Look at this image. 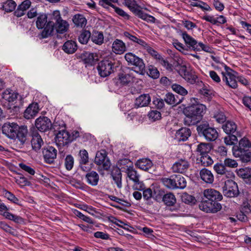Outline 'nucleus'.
Listing matches in <instances>:
<instances>
[{
	"label": "nucleus",
	"mask_w": 251,
	"mask_h": 251,
	"mask_svg": "<svg viewBox=\"0 0 251 251\" xmlns=\"http://www.w3.org/2000/svg\"><path fill=\"white\" fill-rule=\"evenodd\" d=\"M197 160L199 161V163L201 162V165L204 167L209 166L213 163V160L208 154L207 155L201 156L200 159H197Z\"/></svg>",
	"instance_id": "09e8293b"
},
{
	"label": "nucleus",
	"mask_w": 251,
	"mask_h": 251,
	"mask_svg": "<svg viewBox=\"0 0 251 251\" xmlns=\"http://www.w3.org/2000/svg\"><path fill=\"white\" fill-rule=\"evenodd\" d=\"M31 144L33 150L36 152L39 151L43 145L44 141L37 131L32 133Z\"/></svg>",
	"instance_id": "5701e85b"
},
{
	"label": "nucleus",
	"mask_w": 251,
	"mask_h": 251,
	"mask_svg": "<svg viewBox=\"0 0 251 251\" xmlns=\"http://www.w3.org/2000/svg\"><path fill=\"white\" fill-rule=\"evenodd\" d=\"M135 166L141 170L148 171L151 168L153 164L151 161L148 158L139 159L135 163Z\"/></svg>",
	"instance_id": "7c9ffc66"
},
{
	"label": "nucleus",
	"mask_w": 251,
	"mask_h": 251,
	"mask_svg": "<svg viewBox=\"0 0 251 251\" xmlns=\"http://www.w3.org/2000/svg\"><path fill=\"white\" fill-rule=\"evenodd\" d=\"M200 175L201 179L206 183L212 184L214 181V176L211 171L206 168L202 169Z\"/></svg>",
	"instance_id": "2f4dec72"
},
{
	"label": "nucleus",
	"mask_w": 251,
	"mask_h": 251,
	"mask_svg": "<svg viewBox=\"0 0 251 251\" xmlns=\"http://www.w3.org/2000/svg\"><path fill=\"white\" fill-rule=\"evenodd\" d=\"M140 8L135 7L132 10V12L138 18L144 20H146V17L147 16V14L144 12L142 10L139 9Z\"/></svg>",
	"instance_id": "0e129e2a"
},
{
	"label": "nucleus",
	"mask_w": 251,
	"mask_h": 251,
	"mask_svg": "<svg viewBox=\"0 0 251 251\" xmlns=\"http://www.w3.org/2000/svg\"><path fill=\"white\" fill-rule=\"evenodd\" d=\"M16 137L20 142V145H24L27 140L28 130L26 126H19L16 131Z\"/></svg>",
	"instance_id": "a878e982"
},
{
	"label": "nucleus",
	"mask_w": 251,
	"mask_h": 251,
	"mask_svg": "<svg viewBox=\"0 0 251 251\" xmlns=\"http://www.w3.org/2000/svg\"><path fill=\"white\" fill-rule=\"evenodd\" d=\"M62 127L63 128L60 130L56 133L55 137V143L58 147H61L67 146L71 143L70 138V133L66 130L65 124H63Z\"/></svg>",
	"instance_id": "2eb2a0df"
},
{
	"label": "nucleus",
	"mask_w": 251,
	"mask_h": 251,
	"mask_svg": "<svg viewBox=\"0 0 251 251\" xmlns=\"http://www.w3.org/2000/svg\"><path fill=\"white\" fill-rule=\"evenodd\" d=\"M222 128L227 135L224 137V142L226 145H231L237 143L238 132L237 125L232 121H227L222 126Z\"/></svg>",
	"instance_id": "0eeeda50"
},
{
	"label": "nucleus",
	"mask_w": 251,
	"mask_h": 251,
	"mask_svg": "<svg viewBox=\"0 0 251 251\" xmlns=\"http://www.w3.org/2000/svg\"><path fill=\"white\" fill-rule=\"evenodd\" d=\"M191 130L187 127H182L177 130L175 134V139L178 142L185 141L191 135Z\"/></svg>",
	"instance_id": "b1692460"
},
{
	"label": "nucleus",
	"mask_w": 251,
	"mask_h": 251,
	"mask_svg": "<svg viewBox=\"0 0 251 251\" xmlns=\"http://www.w3.org/2000/svg\"><path fill=\"white\" fill-rule=\"evenodd\" d=\"M172 88L174 91L181 96H186L188 94L187 90L179 84H174L172 85Z\"/></svg>",
	"instance_id": "3c124183"
},
{
	"label": "nucleus",
	"mask_w": 251,
	"mask_h": 251,
	"mask_svg": "<svg viewBox=\"0 0 251 251\" xmlns=\"http://www.w3.org/2000/svg\"><path fill=\"white\" fill-rule=\"evenodd\" d=\"M81 57L86 67L94 65L98 59L97 56H95L94 53L88 52L82 53Z\"/></svg>",
	"instance_id": "c85d7f7f"
},
{
	"label": "nucleus",
	"mask_w": 251,
	"mask_h": 251,
	"mask_svg": "<svg viewBox=\"0 0 251 251\" xmlns=\"http://www.w3.org/2000/svg\"><path fill=\"white\" fill-rule=\"evenodd\" d=\"M147 74L153 79H156L159 76V72L157 69L153 66L150 65L148 68Z\"/></svg>",
	"instance_id": "603ef678"
},
{
	"label": "nucleus",
	"mask_w": 251,
	"mask_h": 251,
	"mask_svg": "<svg viewBox=\"0 0 251 251\" xmlns=\"http://www.w3.org/2000/svg\"><path fill=\"white\" fill-rule=\"evenodd\" d=\"M31 2L30 0H25L18 6L17 9L14 12V15L17 17L23 16L31 6Z\"/></svg>",
	"instance_id": "cd10ccee"
},
{
	"label": "nucleus",
	"mask_w": 251,
	"mask_h": 251,
	"mask_svg": "<svg viewBox=\"0 0 251 251\" xmlns=\"http://www.w3.org/2000/svg\"><path fill=\"white\" fill-rule=\"evenodd\" d=\"M203 198H202L199 207L206 212L215 213L222 209L219 202L223 199V196L218 191L214 189H206L203 191Z\"/></svg>",
	"instance_id": "f257e3e1"
},
{
	"label": "nucleus",
	"mask_w": 251,
	"mask_h": 251,
	"mask_svg": "<svg viewBox=\"0 0 251 251\" xmlns=\"http://www.w3.org/2000/svg\"><path fill=\"white\" fill-rule=\"evenodd\" d=\"M4 196L6 198H7L8 200L12 201L14 203L20 205V200L10 192L5 190L4 192Z\"/></svg>",
	"instance_id": "13d9d810"
},
{
	"label": "nucleus",
	"mask_w": 251,
	"mask_h": 251,
	"mask_svg": "<svg viewBox=\"0 0 251 251\" xmlns=\"http://www.w3.org/2000/svg\"><path fill=\"white\" fill-rule=\"evenodd\" d=\"M233 145L232 150L233 156L238 158L242 162H248L251 160V142L246 137H243L237 145Z\"/></svg>",
	"instance_id": "7ed1b4c3"
},
{
	"label": "nucleus",
	"mask_w": 251,
	"mask_h": 251,
	"mask_svg": "<svg viewBox=\"0 0 251 251\" xmlns=\"http://www.w3.org/2000/svg\"><path fill=\"white\" fill-rule=\"evenodd\" d=\"M177 71L179 75L188 83L191 84H196L199 86H202L204 85L202 81L198 79L195 72L190 69H188L186 65H180L178 66Z\"/></svg>",
	"instance_id": "1a4fd4ad"
},
{
	"label": "nucleus",
	"mask_w": 251,
	"mask_h": 251,
	"mask_svg": "<svg viewBox=\"0 0 251 251\" xmlns=\"http://www.w3.org/2000/svg\"><path fill=\"white\" fill-rule=\"evenodd\" d=\"M73 22L77 27H85L87 24V20L83 15L77 14L74 16Z\"/></svg>",
	"instance_id": "58836bf2"
},
{
	"label": "nucleus",
	"mask_w": 251,
	"mask_h": 251,
	"mask_svg": "<svg viewBox=\"0 0 251 251\" xmlns=\"http://www.w3.org/2000/svg\"><path fill=\"white\" fill-rule=\"evenodd\" d=\"M182 201L187 204H194L196 201L194 197L184 193L181 196Z\"/></svg>",
	"instance_id": "4d7b16f0"
},
{
	"label": "nucleus",
	"mask_w": 251,
	"mask_h": 251,
	"mask_svg": "<svg viewBox=\"0 0 251 251\" xmlns=\"http://www.w3.org/2000/svg\"><path fill=\"white\" fill-rule=\"evenodd\" d=\"M39 105L37 102L30 103L24 113V116L26 119L33 118L39 112Z\"/></svg>",
	"instance_id": "4be33fe9"
},
{
	"label": "nucleus",
	"mask_w": 251,
	"mask_h": 251,
	"mask_svg": "<svg viewBox=\"0 0 251 251\" xmlns=\"http://www.w3.org/2000/svg\"><path fill=\"white\" fill-rule=\"evenodd\" d=\"M115 60L112 57H107L99 63L97 69L101 77H105L114 73L116 69Z\"/></svg>",
	"instance_id": "423d86ee"
},
{
	"label": "nucleus",
	"mask_w": 251,
	"mask_h": 251,
	"mask_svg": "<svg viewBox=\"0 0 251 251\" xmlns=\"http://www.w3.org/2000/svg\"><path fill=\"white\" fill-rule=\"evenodd\" d=\"M201 19L212 25L224 24L226 22V19L223 15L219 16L217 19H215L214 16L209 15L203 16Z\"/></svg>",
	"instance_id": "473e14b6"
},
{
	"label": "nucleus",
	"mask_w": 251,
	"mask_h": 251,
	"mask_svg": "<svg viewBox=\"0 0 251 251\" xmlns=\"http://www.w3.org/2000/svg\"><path fill=\"white\" fill-rule=\"evenodd\" d=\"M190 5L192 7H196L200 8L203 11H210L211 7L206 3L201 0H197L196 2H191Z\"/></svg>",
	"instance_id": "79ce46f5"
},
{
	"label": "nucleus",
	"mask_w": 251,
	"mask_h": 251,
	"mask_svg": "<svg viewBox=\"0 0 251 251\" xmlns=\"http://www.w3.org/2000/svg\"><path fill=\"white\" fill-rule=\"evenodd\" d=\"M94 162L97 165L101 166V169L105 171H108L111 166L110 161L104 150H101L97 152Z\"/></svg>",
	"instance_id": "4468645a"
},
{
	"label": "nucleus",
	"mask_w": 251,
	"mask_h": 251,
	"mask_svg": "<svg viewBox=\"0 0 251 251\" xmlns=\"http://www.w3.org/2000/svg\"><path fill=\"white\" fill-rule=\"evenodd\" d=\"M91 32L87 30H83L78 37V41L82 44H86L91 39Z\"/></svg>",
	"instance_id": "a18cd8bd"
},
{
	"label": "nucleus",
	"mask_w": 251,
	"mask_h": 251,
	"mask_svg": "<svg viewBox=\"0 0 251 251\" xmlns=\"http://www.w3.org/2000/svg\"><path fill=\"white\" fill-rule=\"evenodd\" d=\"M54 29H55L57 33H64L69 27L68 23L62 19L60 12L56 10L53 12V19Z\"/></svg>",
	"instance_id": "ddd939ff"
},
{
	"label": "nucleus",
	"mask_w": 251,
	"mask_h": 251,
	"mask_svg": "<svg viewBox=\"0 0 251 251\" xmlns=\"http://www.w3.org/2000/svg\"><path fill=\"white\" fill-rule=\"evenodd\" d=\"M112 49L115 53L122 54L126 50V47L122 40L116 39L112 44Z\"/></svg>",
	"instance_id": "393cba45"
},
{
	"label": "nucleus",
	"mask_w": 251,
	"mask_h": 251,
	"mask_svg": "<svg viewBox=\"0 0 251 251\" xmlns=\"http://www.w3.org/2000/svg\"><path fill=\"white\" fill-rule=\"evenodd\" d=\"M16 5L17 4L14 0H7L3 3L2 8L5 12H10L15 9Z\"/></svg>",
	"instance_id": "de8ad7c7"
},
{
	"label": "nucleus",
	"mask_w": 251,
	"mask_h": 251,
	"mask_svg": "<svg viewBox=\"0 0 251 251\" xmlns=\"http://www.w3.org/2000/svg\"><path fill=\"white\" fill-rule=\"evenodd\" d=\"M197 130L200 137L207 141H214L218 137V133L215 128L210 126L206 121H202L197 126Z\"/></svg>",
	"instance_id": "39448f33"
},
{
	"label": "nucleus",
	"mask_w": 251,
	"mask_h": 251,
	"mask_svg": "<svg viewBox=\"0 0 251 251\" xmlns=\"http://www.w3.org/2000/svg\"><path fill=\"white\" fill-rule=\"evenodd\" d=\"M151 101V98L149 94H143L136 99L134 105L135 107H142L148 105Z\"/></svg>",
	"instance_id": "bb28decb"
},
{
	"label": "nucleus",
	"mask_w": 251,
	"mask_h": 251,
	"mask_svg": "<svg viewBox=\"0 0 251 251\" xmlns=\"http://www.w3.org/2000/svg\"><path fill=\"white\" fill-rule=\"evenodd\" d=\"M19 128V126L15 123H6L2 127V132L8 138L16 139V131Z\"/></svg>",
	"instance_id": "a211bd4d"
},
{
	"label": "nucleus",
	"mask_w": 251,
	"mask_h": 251,
	"mask_svg": "<svg viewBox=\"0 0 251 251\" xmlns=\"http://www.w3.org/2000/svg\"><path fill=\"white\" fill-rule=\"evenodd\" d=\"M111 176L117 187L121 188L122 187V175L121 170L118 167L114 168L111 172Z\"/></svg>",
	"instance_id": "f704fd0d"
},
{
	"label": "nucleus",
	"mask_w": 251,
	"mask_h": 251,
	"mask_svg": "<svg viewBox=\"0 0 251 251\" xmlns=\"http://www.w3.org/2000/svg\"><path fill=\"white\" fill-rule=\"evenodd\" d=\"M134 78V76L132 72H123L119 73L118 77L115 78V83L118 86H126L133 82Z\"/></svg>",
	"instance_id": "f3484780"
},
{
	"label": "nucleus",
	"mask_w": 251,
	"mask_h": 251,
	"mask_svg": "<svg viewBox=\"0 0 251 251\" xmlns=\"http://www.w3.org/2000/svg\"><path fill=\"white\" fill-rule=\"evenodd\" d=\"M85 178L89 184L95 186L98 185L99 181V176L96 172L92 171L86 174Z\"/></svg>",
	"instance_id": "72a5a7b5"
},
{
	"label": "nucleus",
	"mask_w": 251,
	"mask_h": 251,
	"mask_svg": "<svg viewBox=\"0 0 251 251\" xmlns=\"http://www.w3.org/2000/svg\"><path fill=\"white\" fill-rule=\"evenodd\" d=\"M162 181L165 186L172 189H183L187 184L186 179L180 175H173L169 178H163Z\"/></svg>",
	"instance_id": "6e6552de"
},
{
	"label": "nucleus",
	"mask_w": 251,
	"mask_h": 251,
	"mask_svg": "<svg viewBox=\"0 0 251 251\" xmlns=\"http://www.w3.org/2000/svg\"><path fill=\"white\" fill-rule=\"evenodd\" d=\"M165 101L168 104H177L181 102L182 100H178L175 98V95L172 93H168L165 95Z\"/></svg>",
	"instance_id": "49530a36"
},
{
	"label": "nucleus",
	"mask_w": 251,
	"mask_h": 251,
	"mask_svg": "<svg viewBox=\"0 0 251 251\" xmlns=\"http://www.w3.org/2000/svg\"><path fill=\"white\" fill-rule=\"evenodd\" d=\"M214 170L219 175H223L226 174L228 171L224 163H217L214 166Z\"/></svg>",
	"instance_id": "8fccbe9b"
},
{
	"label": "nucleus",
	"mask_w": 251,
	"mask_h": 251,
	"mask_svg": "<svg viewBox=\"0 0 251 251\" xmlns=\"http://www.w3.org/2000/svg\"><path fill=\"white\" fill-rule=\"evenodd\" d=\"M223 193L225 196L229 198L237 197L240 193L237 184L231 179L225 182L223 186Z\"/></svg>",
	"instance_id": "f8f14e48"
},
{
	"label": "nucleus",
	"mask_w": 251,
	"mask_h": 251,
	"mask_svg": "<svg viewBox=\"0 0 251 251\" xmlns=\"http://www.w3.org/2000/svg\"><path fill=\"white\" fill-rule=\"evenodd\" d=\"M126 172L130 180L133 181V182L140 179V175L137 173V172L135 170L133 166H129L126 169Z\"/></svg>",
	"instance_id": "37998d69"
},
{
	"label": "nucleus",
	"mask_w": 251,
	"mask_h": 251,
	"mask_svg": "<svg viewBox=\"0 0 251 251\" xmlns=\"http://www.w3.org/2000/svg\"><path fill=\"white\" fill-rule=\"evenodd\" d=\"M109 199L110 200L114 201L120 204H122V205H124V206L129 207L131 206V204L130 202L123 200L121 199L118 198V197L114 196H109Z\"/></svg>",
	"instance_id": "e2e57ef3"
},
{
	"label": "nucleus",
	"mask_w": 251,
	"mask_h": 251,
	"mask_svg": "<svg viewBox=\"0 0 251 251\" xmlns=\"http://www.w3.org/2000/svg\"><path fill=\"white\" fill-rule=\"evenodd\" d=\"M162 201L168 206H172L176 202L175 196L172 193L165 194L162 198Z\"/></svg>",
	"instance_id": "a19ab883"
},
{
	"label": "nucleus",
	"mask_w": 251,
	"mask_h": 251,
	"mask_svg": "<svg viewBox=\"0 0 251 251\" xmlns=\"http://www.w3.org/2000/svg\"><path fill=\"white\" fill-rule=\"evenodd\" d=\"M226 72H222V80L226 85L232 89H236L238 87V84L236 80V76L229 72L228 71H232V70L227 66L225 67Z\"/></svg>",
	"instance_id": "dca6fc26"
},
{
	"label": "nucleus",
	"mask_w": 251,
	"mask_h": 251,
	"mask_svg": "<svg viewBox=\"0 0 251 251\" xmlns=\"http://www.w3.org/2000/svg\"><path fill=\"white\" fill-rule=\"evenodd\" d=\"M18 96V93L10 89L5 90L2 94V99L9 102H12L16 100Z\"/></svg>",
	"instance_id": "e433bc0d"
},
{
	"label": "nucleus",
	"mask_w": 251,
	"mask_h": 251,
	"mask_svg": "<svg viewBox=\"0 0 251 251\" xmlns=\"http://www.w3.org/2000/svg\"><path fill=\"white\" fill-rule=\"evenodd\" d=\"M224 164L226 167L236 168L238 166V163L236 160L229 158H226L224 161Z\"/></svg>",
	"instance_id": "338daca9"
},
{
	"label": "nucleus",
	"mask_w": 251,
	"mask_h": 251,
	"mask_svg": "<svg viewBox=\"0 0 251 251\" xmlns=\"http://www.w3.org/2000/svg\"><path fill=\"white\" fill-rule=\"evenodd\" d=\"M80 159L79 163L80 165H85L88 162V153L86 150H82L79 151Z\"/></svg>",
	"instance_id": "6e6d98bb"
},
{
	"label": "nucleus",
	"mask_w": 251,
	"mask_h": 251,
	"mask_svg": "<svg viewBox=\"0 0 251 251\" xmlns=\"http://www.w3.org/2000/svg\"><path fill=\"white\" fill-rule=\"evenodd\" d=\"M111 7H112L115 12L120 16L123 18L125 20H129L130 16L126 13L125 11H124L122 9L117 7L115 5H112Z\"/></svg>",
	"instance_id": "5fc2aeb1"
},
{
	"label": "nucleus",
	"mask_w": 251,
	"mask_h": 251,
	"mask_svg": "<svg viewBox=\"0 0 251 251\" xmlns=\"http://www.w3.org/2000/svg\"><path fill=\"white\" fill-rule=\"evenodd\" d=\"M74 214L79 217L80 219H82L84 221L89 223V224H93V220L90 218L89 217H87L86 216H85L83 215L81 212L78 211L77 209H74L73 210Z\"/></svg>",
	"instance_id": "bf43d9fd"
},
{
	"label": "nucleus",
	"mask_w": 251,
	"mask_h": 251,
	"mask_svg": "<svg viewBox=\"0 0 251 251\" xmlns=\"http://www.w3.org/2000/svg\"><path fill=\"white\" fill-rule=\"evenodd\" d=\"M125 58L128 64L134 66V71L142 75H145L146 73L145 65L142 59L131 52H128L125 54Z\"/></svg>",
	"instance_id": "9d476101"
},
{
	"label": "nucleus",
	"mask_w": 251,
	"mask_h": 251,
	"mask_svg": "<svg viewBox=\"0 0 251 251\" xmlns=\"http://www.w3.org/2000/svg\"><path fill=\"white\" fill-rule=\"evenodd\" d=\"M181 35L188 48L194 51H200V48H198L199 42L187 34L186 31L182 32Z\"/></svg>",
	"instance_id": "aec40b11"
},
{
	"label": "nucleus",
	"mask_w": 251,
	"mask_h": 251,
	"mask_svg": "<svg viewBox=\"0 0 251 251\" xmlns=\"http://www.w3.org/2000/svg\"><path fill=\"white\" fill-rule=\"evenodd\" d=\"M45 161L48 164L54 162L57 155V150L52 146H48L43 151Z\"/></svg>",
	"instance_id": "412c9836"
},
{
	"label": "nucleus",
	"mask_w": 251,
	"mask_h": 251,
	"mask_svg": "<svg viewBox=\"0 0 251 251\" xmlns=\"http://www.w3.org/2000/svg\"><path fill=\"white\" fill-rule=\"evenodd\" d=\"M53 13L49 16L46 14H40L36 20V26L38 29H43L41 33L42 38L51 35L54 31Z\"/></svg>",
	"instance_id": "20e7f679"
},
{
	"label": "nucleus",
	"mask_w": 251,
	"mask_h": 251,
	"mask_svg": "<svg viewBox=\"0 0 251 251\" xmlns=\"http://www.w3.org/2000/svg\"><path fill=\"white\" fill-rule=\"evenodd\" d=\"M77 49L76 42L70 40H68L63 44L62 50L66 53L73 54L75 53Z\"/></svg>",
	"instance_id": "c756f323"
},
{
	"label": "nucleus",
	"mask_w": 251,
	"mask_h": 251,
	"mask_svg": "<svg viewBox=\"0 0 251 251\" xmlns=\"http://www.w3.org/2000/svg\"><path fill=\"white\" fill-rule=\"evenodd\" d=\"M74 164V159L72 155L69 154L67 155L65 159L64 165L65 168L68 171H70L72 169Z\"/></svg>",
	"instance_id": "864d4df0"
},
{
	"label": "nucleus",
	"mask_w": 251,
	"mask_h": 251,
	"mask_svg": "<svg viewBox=\"0 0 251 251\" xmlns=\"http://www.w3.org/2000/svg\"><path fill=\"white\" fill-rule=\"evenodd\" d=\"M1 215L5 218L14 221L17 224H22L24 223V219L20 216L13 214L9 212H4Z\"/></svg>",
	"instance_id": "c03bdc74"
},
{
	"label": "nucleus",
	"mask_w": 251,
	"mask_h": 251,
	"mask_svg": "<svg viewBox=\"0 0 251 251\" xmlns=\"http://www.w3.org/2000/svg\"><path fill=\"white\" fill-rule=\"evenodd\" d=\"M159 63L163 66L167 71L172 72L173 71V65L169 63L168 60L164 59L162 57L159 60Z\"/></svg>",
	"instance_id": "052dcab7"
},
{
	"label": "nucleus",
	"mask_w": 251,
	"mask_h": 251,
	"mask_svg": "<svg viewBox=\"0 0 251 251\" xmlns=\"http://www.w3.org/2000/svg\"><path fill=\"white\" fill-rule=\"evenodd\" d=\"M16 182L21 187L30 186L31 185L30 182L24 176L22 175L19 178H16Z\"/></svg>",
	"instance_id": "680f3d73"
},
{
	"label": "nucleus",
	"mask_w": 251,
	"mask_h": 251,
	"mask_svg": "<svg viewBox=\"0 0 251 251\" xmlns=\"http://www.w3.org/2000/svg\"><path fill=\"white\" fill-rule=\"evenodd\" d=\"M35 125L37 129L42 132H45L50 130L51 128L56 131L59 125L57 123L51 124L50 120L47 117H39L36 119Z\"/></svg>",
	"instance_id": "9b49d317"
},
{
	"label": "nucleus",
	"mask_w": 251,
	"mask_h": 251,
	"mask_svg": "<svg viewBox=\"0 0 251 251\" xmlns=\"http://www.w3.org/2000/svg\"><path fill=\"white\" fill-rule=\"evenodd\" d=\"M206 106L202 104L196 103L189 105L183 109V112L186 117L184 123L187 126L195 125L202 119Z\"/></svg>",
	"instance_id": "f03ea898"
},
{
	"label": "nucleus",
	"mask_w": 251,
	"mask_h": 251,
	"mask_svg": "<svg viewBox=\"0 0 251 251\" xmlns=\"http://www.w3.org/2000/svg\"><path fill=\"white\" fill-rule=\"evenodd\" d=\"M212 149V145L209 143H201L197 148V151L201 155H207Z\"/></svg>",
	"instance_id": "4c0bfd02"
},
{
	"label": "nucleus",
	"mask_w": 251,
	"mask_h": 251,
	"mask_svg": "<svg viewBox=\"0 0 251 251\" xmlns=\"http://www.w3.org/2000/svg\"><path fill=\"white\" fill-rule=\"evenodd\" d=\"M150 119H152L153 121L160 119L161 114L160 112L157 110H152L148 114Z\"/></svg>",
	"instance_id": "774afa93"
},
{
	"label": "nucleus",
	"mask_w": 251,
	"mask_h": 251,
	"mask_svg": "<svg viewBox=\"0 0 251 251\" xmlns=\"http://www.w3.org/2000/svg\"><path fill=\"white\" fill-rule=\"evenodd\" d=\"M238 176L246 179L247 183L251 184V168H245L240 169L237 172Z\"/></svg>",
	"instance_id": "c9c22d12"
},
{
	"label": "nucleus",
	"mask_w": 251,
	"mask_h": 251,
	"mask_svg": "<svg viewBox=\"0 0 251 251\" xmlns=\"http://www.w3.org/2000/svg\"><path fill=\"white\" fill-rule=\"evenodd\" d=\"M213 118L219 123H224L226 122V117L222 112H217L214 114Z\"/></svg>",
	"instance_id": "69168bd1"
},
{
	"label": "nucleus",
	"mask_w": 251,
	"mask_h": 251,
	"mask_svg": "<svg viewBox=\"0 0 251 251\" xmlns=\"http://www.w3.org/2000/svg\"><path fill=\"white\" fill-rule=\"evenodd\" d=\"M189 166V162L186 159L181 158L173 165L172 169L174 172L183 174L187 171Z\"/></svg>",
	"instance_id": "6ab92c4d"
},
{
	"label": "nucleus",
	"mask_w": 251,
	"mask_h": 251,
	"mask_svg": "<svg viewBox=\"0 0 251 251\" xmlns=\"http://www.w3.org/2000/svg\"><path fill=\"white\" fill-rule=\"evenodd\" d=\"M90 38L92 41L97 45H100L103 43V34L101 31L93 30Z\"/></svg>",
	"instance_id": "ea45409f"
}]
</instances>
